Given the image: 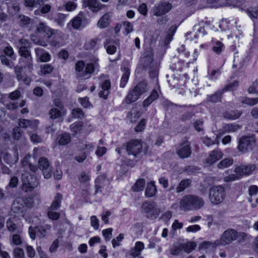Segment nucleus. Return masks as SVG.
Returning a JSON list of instances; mask_svg holds the SVG:
<instances>
[{"label":"nucleus","mask_w":258,"mask_h":258,"mask_svg":"<svg viewBox=\"0 0 258 258\" xmlns=\"http://www.w3.org/2000/svg\"><path fill=\"white\" fill-rule=\"evenodd\" d=\"M204 204V201L202 198L195 195H187L180 200L179 207L184 210H198L202 208Z\"/></svg>","instance_id":"f257e3e1"},{"label":"nucleus","mask_w":258,"mask_h":258,"mask_svg":"<svg viewBox=\"0 0 258 258\" xmlns=\"http://www.w3.org/2000/svg\"><path fill=\"white\" fill-rule=\"evenodd\" d=\"M128 155H133L135 157L141 153L147 154L148 147L144 142L140 140H132L123 145Z\"/></svg>","instance_id":"f03ea898"},{"label":"nucleus","mask_w":258,"mask_h":258,"mask_svg":"<svg viewBox=\"0 0 258 258\" xmlns=\"http://www.w3.org/2000/svg\"><path fill=\"white\" fill-rule=\"evenodd\" d=\"M145 54V55L141 59L142 65L145 69L149 70L151 78H157L158 75V67L157 62L153 60L151 49L146 50Z\"/></svg>","instance_id":"7ed1b4c3"},{"label":"nucleus","mask_w":258,"mask_h":258,"mask_svg":"<svg viewBox=\"0 0 258 258\" xmlns=\"http://www.w3.org/2000/svg\"><path fill=\"white\" fill-rule=\"evenodd\" d=\"M148 89L147 81L146 80L142 81L128 92L125 99V102L127 104H130L135 102L143 94L146 93Z\"/></svg>","instance_id":"20e7f679"},{"label":"nucleus","mask_w":258,"mask_h":258,"mask_svg":"<svg viewBox=\"0 0 258 258\" xmlns=\"http://www.w3.org/2000/svg\"><path fill=\"white\" fill-rule=\"evenodd\" d=\"M225 198V189L222 185L212 186L209 191V199L213 205H218L223 202Z\"/></svg>","instance_id":"39448f33"},{"label":"nucleus","mask_w":258,"mask_h":258,"mask_svg":"<svg viewBox=\"0 0 258 258\" xmlns=\"http://www.w3.org/2000/svg\"><path fill=\"white\" fill-rule=\"evenodd\" d=\"M32 206L33 203L31 198L26 197H18L13 203L11 210L16 214H22L26 208H30Z\"/></svg>","instance_id":"423d86ee"},{"label":"nucleus","mask_w":258,"mask_h":258,"mask_svg":"<svg viewBox=\"0 0 258 258\" xmlns=\"http://www.w3.org/2000/svg\"><path fill=\"white\" fill-rule=\"evenodd\" d=\"M141 210L142 212L146 214L147 218L152 220L157 218L160 213V210L153 201L144 202L141 206Z\"/></svg>","instance_id":"0eeeda50"},{"label":"nucleus","mask_w":258,"mask_h":258,"mask_svg":"<svg viewBox=\"0 0 258 258\" xmlns=\"http://www.w3.org/2000/svg\"><path fill=\"white\" fill-rule=\"evenodd\" d=\"M21 189L26 192L31 191L38 185L36 177L28 172H25L21 176Z\"/></svg>","instance_id":"6e6552de"},{"label":"nucleus","mask_w":258,"mask_h":258,"mask_svg":"<svg viewBox=\"0 0 258 258\" xmlns=\"http://www.w3.org/2000/svg\"><path fill=\"white\" fill-rule=\"evenodd\" d=\"M244 233H238L233 229H228L222 234L220 241L217 240V245H228L236 240Z\"/></svg>","instance_id":"1a4fd4ad"},{"label":"nucleus","mask_w":258,"mask_h":258,"mask_svg":"<svg viewBox=\"0 0 258 258\" xmlns=\"http://www.w3.org/2000/svg\"><path fill=\"white\" fill-rule=\"evenodd\" d=\"M256 142L254 136H242L238 140L237 149L242 153H245L252 150Z\"/></svg>","instance_id":"9d476101"},{"label":"nucleus","mask_w":258,"mask_h":258,"mask_svg":"<svg viewBox=\"0 0 258 258\" xmlns=\"http://www.w3.org/2000/svg\"><path fill=\"white\" fill-rule=\"evenodd\" d=\"M50 225L46 224L42 225H39L35 228L30 226L29 228V234L30 237L32 239H35L36 235L40 238H44L46 236L47 233L51 230Z\"/></svg>","instance_id":"9b49d317"},{"label":"nucleus","mask_w":258,"mask_h":258,"mask_svg":"<svg viewBox=\"0 0 258 258\" xmlns=\"http://www.w3.org/2000/svg\"><path fill=\"white\" fill-rule=\"evenodd\" d=\"M38 167L43 171L44 177L49 179L51 176L52 170L48 160L44 157L40 158L38 161Z\"/></svg>","instance_id":"f8f14e48"},{"label":"nucleus","mask_w":258,"mask_h":258,"mask_svg":"<svg viewBox=\"0 0 258 258\" xmlns=\"http://www.w3.org/2000/svg\"><path fill=\"white\" fill-rule=\"evenodd\" d=\"M190 144L185 142L180 144L176 149V153L180 158H188L191 154Z\"/></svg>","instance_id":"ddd939ff"},{"label":"nucleus","mask_w":258,"mask_h":258,"mask_svg":"<svg viewBox=\"0 0 258 258\" xmlns=\"http://www.w3.org/2000/svg\"><path fill=\"white\" fill-rule=\"evenodd\" d=\"M172 8V5L169 3H162L155 6L153 9L154 15L161 16L168 13Z\"/></svg>","instance_id":"4468645a"},{"label":"nucleus","mask_w":258,"mask_h":258,"mask_svg":"<svg viewBox=\"0 0 258 258\" xmlns=\"http://www.w3.org/2000/svg\"><path fill=\"white\" fill-rule=\"evenodd\" d=\"M256 169V167L255 164H250L236 167L235 169V172L240 175H248L252 174Z\"/></svg>","instance_id":"2eb2a0df"},{"label":"nucleus","mask_w":258,"mask_h":258,"mask_svg":"<svg viewBox=\"0 0 258 258\" xmlns=\"http://www.w3.org/2000/svg\"><path fill=\"white\" fill-rule=\"evenodd\" d=\"M98 67L99 64L97 63V61L87 63L84 70H82L83 73L82 76H77V77L80 79L88 78L90 77V75L94 72L95 70L98 69Z\"/></svg>","instance_id":"dca6fc26"},{"label":"nucleus","mask_w":258,"mask_h":258,"mask_svg":"<svg viewBox=\"0 0 258 258\" xmlns=\"http://www.w3.org/2000/svg\"><path fill=\"white\" fill-rule=\"evenodd\" d=\"M83 3L85 7H88L91 11L94 13L99 12L103 7V5L97 0H83Z\"/></svg>","instance_id":"f3484780"},{"label":"nucleus","mask_w":258,"mask_h":258,"mask_svg":"<svg viewBox=\"0 0 258 258\" xmlns=\"http://www.w3.org/2000/svg\"><path fill=\"white\" fill-rule=\"evenodd\" d=\"M223 154L219 149H216L211 152L206 159V163L212 165L222 158Z\"/></svg>","instance_id":"a211bd4d"},{"label":"nucleus","mask_w":258,"mask_h":258,"mask_svg":"<svg viewBox=\"0 0 258 258\" xmlns=\"http://www.w3.org/2000/svg\"><path fill=\"white\" fill-rule=\"evenodd\" d=\"M36 30L38 33H43L48 38H51L52 34L56 32L55 30L50 28L43 22H40L39 23L37 27Z\"/></svg>","instance_id":"6ab92c4d"},{"label":"nucleus","mask_w":258,"mask_h":258,"mask_svg":"<svg viewBox=\"0 0 258 258\" xmlns=\"http://www.w3.org/2000/svg\"><path fill=\"white\" fill-rule=\"evenodd\" d=\"M55 32L52 34V39L51 40V45L55 47H60L63 44V33L57 30Z\"/></svg>","instance_id":"aec40b11"},{"label":"nucleus","mask_w":258,"mask_h":258,"mask_svg":"<svg viewBox=\"0 0 258 258\" xmlns=\"http://www.w3.org/2000/svg\"><path fill=\"white\" fill-rule=\"evenodd\" d=\"M37 58L41 62H47L50 59V55L43 49L37 47L35 48Z\"/></svg>","instance_id":"412c9836"},{"label":"nucleus","mask_w":258,"mask_h":258,"mask_svg":"<svg viewBox=\"0 0 258 258\" xmlns=\"http://www.w3.org/2000/svg\"><path fill=\"white\" fill-rule=\"evenodd\" d=\"M16 47L18 49V51L30 50L31 43L27 39L22 38L15 42Z\"/></svg>","instance_id":"4be33fe9"},{"label":"nucleus","mask_w":258,"mask_h":258,"mask_svg":"<svg viewBox=\"0 0 258 258\" xmlns=\"http://www.w3.org/2000/svg\"><path fill=\"white\" fill-rule=\"evenodd\" d=\"M38 125V121L37 120H28L26 119H20L19 125L23 128L30 127L35 130Z\"/></svg>","instance_id":"5701e85b"},{"label":"nucleus","mask_w":258,"mask_h":258,"mask_svg":"<svg viewBox=\"0 0 258 258\" xmlns=\"http://www.w3.org/2000/svg\"><path fill=\"white\" fill-rule=\"evenodd\" d=\"M19 63L28 72L31 73L33 70V62L32 57L20 58Z\"/></svg>","instance_id":"b1692460"},{"label":"nucleus","mask_w":258,"mask_h":258,"mask_svg":"<svg viewBox=\"0 0 258 258\" xmlns=\"http://www.w3.org/2000/svg\"><path fill=\"white\" fill-rule=\"evenodd\" d=\"M102 90L99 93L100 97L106 99L109 93L110 82L109 80H105L101 85Z\"/></svg>","instance_id":"393cba45"},{"label":"nucleus","mask_w":258,"mask_h":258,"mask_svg":"<svg viewBox=\"0 0 258 258\" xmlns=\"http://www.w3.org/2000/svg\"><path fill=\"white\" fill-rule=\"evenodd\" d=\"M144 249V244L141 241H138L136 243L135 246L130 250V254L133 257L139 256L143 249Z\"/></svg>","instance_id":"a878e982"},{"label":"nucleus","mask_w":258,"mask_h":258,"mask_svg":"<svg viewBox=\"0 0 258 258\" xmlns=\"http://www.w3.org/2000/svg\"><path fill=\"white\" fill-rule=\"evenodd\" d=\"M110 22V16L109 13L105 14L98 21L97 26L100 29L107 27Z\"/></svg>","instance_id":"bb28decb"},{"label":"nucleus","mask_w":258,"mask_h":258,"mask_svg":"<svg viewBox=\"0 0 258 258\" xmlns=\"http://www.w3.org/2000/svg\"><path fill=\"white\" fill-rule=\"evenodd\" d=\"M159 97L157 91L154 89L150 95L143 102V105L144 107L149 106L154 100Z\"/></svg>","instance_id":"cd10ccee"},{"label":"nucleus","mask_w":258,"mask_h":258,"mask_svg":"<svg viewBox=\"0 0 258 258\" xmlns=\"http://www.w3.org/2000/svg\"><path fill=\"white\" fill-rule=\"evenodd\" d=\"M62 196L60 193H57L54 197V200L52 201L51 206L49 209L51 210H55L60 207Z\"/></svg>","instance_id":"c85d7f7f"},{"label":"nucleus","mask_w":258,"mask_h":258,"mask_svg":"<svg viewBox=\"0 0 258 258\" xmlns=\"http://www.w3.org/2000/svg\"><path fill=\"white\" fill-rule=\"evenodd\" d=\"M58 143L60 145H66L70 143L71 137L70 134L65 133L59 135L57 138Z\"/></svg>","instance_id":"c756f323"},{"label":"nucleus","mask_w":258,"mask_h":258,"mask_svg":"<svg viewBox=\"0 0 258 258\" xmlns=\"http://www.w3.org/2000/svg\"><path fill=\"white\" fill-rule=\"evenodd\" d=\"M191 184L190 180L185 179L182 180L177 185L176 191L177 193L183 191L185 189L189 187Z\"/></svg>","instance_id":"7c9ffc66"},{"label":"nucleus","mask_w":258,"mask_h":258,"mask_svg":"<svg viewBox=\"0 0 258 258\" xmlns=\"http://www.w3.org/2000/svg\"><path fill=\"white\" fill-rule=\"evenodd\" d=\"M156 190L154 182H151L147 184L145 190V195L148 197H152L155 195Z\"/></svg>","instance_id":"2f4dec72"},{"label":"nucleus","mask_w":258,"mask_h":258,"mask_svg":"<svg viewBox=\"0 0 258 258\" xmlns=\"http://www.w3.org/2000/svg\"><path fill=\"white\" fill-rule=\"evenodd\" d=\"M114 41L112 39H108L104 43V46L107 52L110 54H114L116 51V47L113 45Z\"/></svg>","instance_id":"473e14b6"},{"label":"nucleus","mask_w":258,"mask_h":258,"mask_svg":"<svg viewBox=\"0 0 258 258\" xmlns=\"http://www.w3.org/2000/svg\"><path fill=\"white\" fill-rule=\"evenodd\" d=\"M182 250L186 253H189L194 250L196 246V243L194 241H188L186 243H181Z\"/></svg>","instance_id":"72a5a7b5"},{"label":"nucleus","mask_w":258,"mask_h":258,"mask_svg":"<svg viewBox=\"0 0 258 258\" xmlns=\"http://www.w3.org/2000/svg\"><path fill=\"white\" fill-rule=\"evenodd\" d=\"M182 250L181 243L177 242L173 244L170 249V252L172 255L176 256L178 255Z\"/></svg>","instance_id":"f704fd0d"},{"label":"nucleus","mask_w":258,"mask_h":258,"mask_svg":"<svg viewBox=\"0 0 258 258\" xmlns=\"http://www.w3.org/2000/svg\"><path fill=\"white\" fill-rule=\"evenodd\" d=\"M84 18V16L83 14L80 13L77 16L75 17L72 20V26L75 29H79L82 23L83 20Z\"/></svg>","instance_id":"c9c22d12"},{"label":"nucleus","mask_w":258,"mask_h":258,"mask_svg":"<svg viewBox=\"0 0 258 258\" xmlns=\"http://www.w3.org/2000/svg\"><path fill=\"white\" fill-rule=\"evenodd\" d=\"M233 160L231 158H227L222 160L218 164L217 167L219 169H224L227 168L232 165Z\"/></svg>","instance_id":"e433bc0d"},{"label":"nucleus","mask_w":258,"mask_h":258,"mask_svg":"<svg viewBox=\"0 0 258 258\" xmlns=\"http://www.w3.org/2000/svg\"><path fill=\"white\" fill-rule=\"evenodd\" d=\"M240 115L241 113L239 111L237 110L226 111L224 113V116L225 118L232 120L239 118Z\"/></svg>","instance_id":"4c0bfd02"},{"label":"nucleus","mask_w":258,"mask_h":258,"mask_svg":"<svg viewBox=\"0 0 258 258\" xmlns=\"http://www.w3.org/2000/svg\"><path fill=\"white\" fill-rule=\"evenodd\" d=\"M130 75V69L127 68H124V71H123V74L121 77V79L120 80V86L121 88H123L125 86V85L128 80Z\"/></svg>","instance_id":"58836bf2"},{"label":"nucleus","mask_w":258,"mask_h":258,"mask_svg":"<svg viewBox=\"0 0 258 258\" xmlns=\"http://www.w3.org/2000/svg\"><path fill=\"white\" fill-rule=\"evenodd\" d=\"M105 181V177L103 176H99L96 178L95 180L96 194L102 191V184Z\"/></svg>","instance_id":"ea45409f"},{"label":"nucleus","mask_w":258,"mask_h":258,"mask_svg":"<svg viewBox=\"0 0 258 258\" xmlns=\"http://www.w3.org/2000/svg\"><path fill=\"white\" fill-rule=\"evenodd\" d=\"M193 32H195L194 38H196L200 36H204L206 34L205 28L200 27L199 25H195L193 27Z\"/></svg>","instance_id":"a19ab883"},{"label":"nucleus","mask_w":258,"mask_h":258,"mask_svg":"<svg viewBox=\"0 0 258 258\" xmlns=\"http://www.w3.org/2000/svg\"><path fill=\"white\" fill-rule=\"evenodd\" d=\"M223 92H222V90L221 91H218L217 92H216L213 95H209L208 96L207 100L209 102H218L221 101L222 95Z\"/></svg>","instance_id":"79ce46f5"},{"label":"nucleus","mask_w":258,"mask_h":258,"mask_svg":"<svg viewBox=\"0 0 258 258\" xmlns=\"http://www.w3.org/2000/svg\"><path fill=\"white\" fill-rule=\"evenodd\" d=\"M145 181L144 179H140L138 180L135 184L132 186V189L135 192L142 191L145 186Z\"/></svg>","instance_id":"37998d69"},{"label":"nucleus","mask_w":258,"mask_h":258,"mask_svg":"<svg viewBox=\"0 0 258 258\" xmlns=\"http://www.w3.org/2000/svg\"><path fill=\"white\" fill-rule=\"evenodd\" d=\"M85 62L83 61H78L75 64V70L77 76H82V70L85 68Z\"/></svg>","instance_id":"c03bdc74"},{"label":"nucleus","mask_w":258,"mask_h":258,"mask_svg":"<svg viewBox=\"0 0 258 258\" xmlns=\"http://www.w3.org/2000/svg\"><path fill=\"white\" fill-rule=\"evenodd\" d=\"M83 125V122L81 121L74 123L71 125L70 130L74 134H77L81 132Z\"/></svg>","instance_id":"a18cd8bd"},{"label":"nucleus","mask_w":258,"mask_h":258,"mask_svg":"<svg viewBox=\"0 0 258 258\" xmlns=\"http://www.w3.org/2000/svg\"><path fill=\"white\" fill-rule=\"evenodd\" d=\"M53 70V67L49 64L40 66V72L43 75L50 74Z\"/></svg>","instance_id":"49530a36"},{"label":"nucleus","mask_w":258,"mask_h":258,"mask_svg":"<svg viewBox=\"0 0 258 258\" xmlns=\"http://www.w3.org/2000/svg\"><path fill=\"white\" fill-rule=\"evenodd\" d=\"M20 25L22 26H25L30 23L31 19L23 15H20L18 17Z\"/></svg>","instance_id":"de8ad7c7"},{"label":"nucleus","mask_w":258,"mask_h":258,"mask_svg":"<svg viewBox=\"0 0 258 258\" xmlns=\"http://www.w3.org/2000/svg\"><path fill=\"white\" fill-rule=\"evenodd\" d=\"M67 17V15L59 13L54 19V21L60 26L64 25V21Z\"/></svg>","instance_id":"09e8293b"},{"label":"nucleus","mask_w":258,"mask_h":258,"mask_svg":"<svg viewBox=\"0 0 258 258\" xmlns=\"http://www.w3.org/2000/svg\"><path fill=\"white\" fill-rule=\"evenodd\" d=\"M50 117L54 119L60 117L61 115L60 110L56 108H53L49 111Z\"/></svg>","instance_id":"8fccbe9b"},{"label":"nucleus","mask_w":258,"mask_h":258,"mask_svg":"<svg viewBox=\"0 0 258 258\" xmlns=\"http://www.w3.org/2000/svg\"><path fill=\"white\" fill-rule=\"evenodd\" d=\"M208 3L216 7H223L227 5L228 0H207Z\"/></svg>","instance_id":"3c124183"},{"label":"nucleus","mask_w":258,"mask_h":258,"mask_svg":"<svg viewBox=\"0 0 258 258\" xmlns=\"http://www.w3.org/2000/svg\"><path fill=\"white\" fill-rule=\"evenodd\" d=\"M241 102L242 103L253 106L258 103V98H250L248 97H245L242 99Z\"/></svg>","instance_id":"603ef678"},{"label":"nucleus","mask_w":258,"mask_h":258,"mask_svg":"<svg viewBox=\"0 0 258 258\" xmlns=\"http://www.w3.org/2000/svg\"><path fill=\"white\" fill-rule=\"evenodd\" d=\"M238 81H234L232 83L225 86L222 89V92H224L227 91L234 90L238 87Z\"/></svg>","instance_id":"864d4df0"},{"label":"nucleus","mask_w":258,"mask_h":258,"mask_svg":"<svg viewBox=\"0 0 258 258\" xmlns=\"http://www.w3.org/2000/svg\"><path fill=\"white\" fill-rule=\"evenodd\" d=\"M223 44L219 41H217L215 45L213 47L212 50L216 53L219 54L221 53L224 49Z\"/></svg>","instance_id":"5fc2aeb1"},{"label":"nucleus","mask_w":258,"mask_h":258,"mask_svg":"<svg viewBox=\"0 0 258 258\" xmlns=\"http://www.w3.org/2000/svg\"><path fill=\"white\" fill-rule=\"evenodd\" d=\"M6 226L8 230L11 232H15L17 228L16 224L14 223V221L9 218L6 222Z\"/></svg>","instance_id":"6e6d98bb"},{"label":"nucleus","mask_w":258,"mask_h":258,"mask_svg":"<svg viewBox=\"0 0 258 258\" xmlns=\"http://www.w3.org/2000/svg\"><path fill=\"white\" fill-rule=\"evenodd\" d=\"M4 52L6 55L10 57L12 60L15 59L14 51L13 48L11 46H8L6 47L4 49Z\"/></svg>","instance_id":"4d7b16f0"},{"label":"nucleus","mask_w":258,"mask_h":258,"mask_svg":"<svg viewBox=\"0 0 258 258\" xmlns=\"http://www.w3.org/2000/svg\"><path fill=\"white\" fill-rule=\"evenodd\" d=\"M217 241L215 242V243H213L209 241H204L199 246V249L206 250L209 249L211 247H214L215 245H217Z\"/></svg>","instance_id":"13d9d810"},{"label":"nucleus","mask_w":258,"mask_h":258,"mask_svg":"<svg viewBox=\"0 0 258 258\" xmlns=\"http://www.w3.org/2000/svg\"><path fill=\"white\" fill-rule=\"evenodd\" d=\"M177 51L181 55V57L187 58L189 56V52L186 51L185 46L183 45H180L177 48Z\"/></svg>","instance_id":"bf43d9fd"},{"label":"nucleus","mask_w":258,"mask_h":258,"mask_svg":"<svg viewBox=\"0 0 258 258\" xmlns=\"http://www.w3.org/2000/svg\"><path fill=\"white\" fill-rule=\"evenodd\" d=\"M78 178L80 182L85 183L90 180V176L88 173L82 172L79 175Z\"/></svg>","instance_id":"052dcab7"},{"label":"nucleus","mask_w":258,"mask_h":258,"mask_svg":"<svg viewBox=\"0 0 258 258\" xmlns=\"http://www.w3.org/2000/svg\"><path fill=\"white\" fill-rule=\"evenodd\" d=\"M72 115L75 118H82L84 116V113L81 109L76 108L72 110Z\"/></svg>","instance_id":"680f3d73"},{"label":"nucleus","mask_w":258,"mask_h":258,"mask_svg":"<svg viewBox=\"0 0 258 258\" xmlns=\"http://www.w3.org/2000/svg\"><path fill=\"white\" fill-rule=\"evenodd\" d=\"M123 238L124 235L122 233H120L116 238L113 239L112 240L113 247L114 248L116 246H120V242L121 241Z\"/></svg>","instance_id":"e2e57ef3"},{"label":"nucleus","mask_w":258,"mask_h":258,"mask_svg":"<svg viewBox=\"0 0 258 258\" xmlns=\"http://www.w3.org/2000/svg\"><path fill=\"white\" fill-rule=\"evenodd\" d=\"M47 216L50 219L52 220H56L59 218L60 214L57 212H55L53 211V210H51L50 209H48Z\"/></svg>","instance_id":"0e129e2a"},{"label":"nucleus","mask_w":258,"mask_h":258,"mask_svg":"<svg viewBox=\"0 0 258 258\" xmlns=\"http://www.w3.org/2000/svg\"><path fill=\"white\" fill-rule=\"evenodd\" d=\"M22 135V133L21 131L20 127L17 126L13 129V137L15 140H19Z\"/></svg>","instance_id":"69168bd1"},{"label":"nucleus","mask_w":258,"mask_h":258,"mask_svg":"<svg viewBox=\"0 0 258 258\" xmlns=\"http://www.w3.org/2000/svg\"><path fill=\"white\" fill-rule=\"evenodd\" d=\"M23 69H24V68L22 66H17L15 67V73L18 80H21L23 79V76L24 75L22 74Z\"/></svg>","instance_id":"338daca9"},{"label":"nucleus","mask_w":258,"mask_h":258,"mask_svg":"<svg viewBox=\"0 0 258 258\" xmlns=\"http://www.w3.org/2000/svg\"><path fill=\"white\" fill-rule=\"evenodd\" d=\"M1 60L3 64L12 68L14 64L12 61L8 59L6 55H2L1 56Z\"/></svg>","instance_id":"774afa93"}]
</instances>
